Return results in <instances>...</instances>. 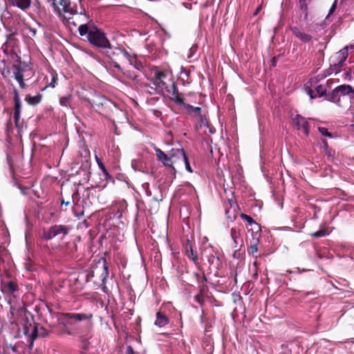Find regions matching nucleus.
Segmentation results:
<instances>
[{"label":"nucleus","mask_w":354,"mask_h":354,"mask_svg":"<svg viewBox=\"0 0 354 354\" xmlns=\"http://www.w3.org/2000/svg\"><path fill=\"white\" fill-rule=\"evenodd\" d=\"M71 99V95L63 96V97H60V99H59V104L62 106L70 107L71 106V104H70Z\"/></svg>","instance_id":"34"},{"label":"nucleus","mask_w":354,"mask_h":354,"mask_svg":"<svg viewBox=\"0 0 354 354\" xmlns=\"http://www.w3.org/2000/svg\"><path fill=\"white\" fill-rule=\"evenodd\" d=\"M14 313L18 316V322L23 326V333L27 341L33 326L38 323L35 322L33 315L26 308L14 309Z\"/></svg>","instance_id":"4"},{"label":"nucleus","mask_w":354,"mask_h":354,"mask_svg":"<svg viewBox=\"0 0 354 354\" xmlns=\"http://www.w3.org/2000/svg\"><path fill=\"white\" fill-rule=\"evenodd\" d=\"M291 117L294 125L297 127L299 130L302 131L306 136H308V124L306 118L299 114H296L295 115L292 114Z\"/></svg>","instance_id":"14"},{"label":"nucleus","mask_w":354,"mask_h":354,"mask_svg":"<svg viewBox=\"0 0 354 354\" xmlns=\"http://www.w3.org/2000/svg\"><path fill=\"white\" fill-rule=\"evenodd\" d=\"M78 165H79V163H75H75H73V164H72V165H73V166H72L73 169V168H75V167H76V166H78Z\"/></svg>","instance_id":"62"},{"label":"nucleus","mask_w":354,"mask_h":354,"mask_svg":"<svg viewBox=\"0 0 354 354\" xmlns=\"http://www.w3.org/2000/svg\"><path fill=\"white\" fill-rule=\"evenodd\" d=\"M205 290L198 289V293L194 296V299L196 301L201 307H203L205 304V300L203 297V294Z\"/></svg>","instance_id":"30"},{"label":"nucleus","mask_w":354,"mask_h":354,"mask_svg":"<svg viewBox=\"0 0 354 354\" xmlns=\"http://www.w3.org/2000/svg\"><path fill=\"white\" fill-rule=\"evenodd\" d=\"M261 10V6H258L255 10L254 15H257Z\"/></svg>","instance_id":"56"},{"label":"nucleus","mask_w":354,"mask_h":354,"mask_svg":"<svg viewBox=\"0 0 354 354\" xmlns=\"http://www.w3.org/2000/svg\"><path fill=\"white\" fill-rule=\"evenodd\" d=\"M95 159L99 169L102 171V174L107 171V169L104 166V162L100 156H95Z\"/></svg>","instance_id":"39"},{"label":"nucleus","mask_w":354,"mask_h":354,"mask_svg":"<svg viewBox=\"0 0 354 354\" xmlns=\"http://www.w3.org/2000/svg\"><path fill=\"white\" fill-rule=\"evenodd\" d=\"M159 162H161L165 167H171V170L174 172V174H176V169L173 167V161L172 158L174 156H157Z\"/></svg>","instance_id":"25"},{"label":"nucleus","mask_w":354,"mask_h":354,"mask_svg":"<svg viewBox=\"0 0 354 354\" xmlns=\"http://www.w3.org/2000/svg\"><path fill=\"white\" fill-rule=\"evenodd\" d=\"M297 295L299 297L304 301L307 302L311 299H314L317 297V294L313 291H298Z\"/></svg>","instance_id":"20"},{"label":"nucleus","mask_w":354,"mask_h":354,"mask_svg":"<svg viewBox=\"0 0 354 354\" xmlns=\"http://www.w3.org/2000/svg\"><path fill=\"white\" fill-rule=\"evenodd\" d=\"M103 175H104V179L109 182V183H111L113 184L115 183V176H113V175H111L109 171L108 170L106 171L104 173H103Z\"/></svg>","instance_id":"40"},{"label":"nucleus","mask_w":354,"mask_h":354,"mask_svg":"<svg viewBox=\"0 0 354 354\" xmlns=\"http://www.w3.org/2000/svg\"><path fill=\"white\" fill-rule=\"evenodd\" d=\"M39 323L33 326L29 337L27 340L28 344V346L29 350H32L34 346V342L37 337H46L48 336V331L43 326L39 327Z\"/></svg>","instance_id":"11"},{"label":"nucleus","mask_w":354,"mask_h":354,"mask_svg":"<svg viewBox=\"0 0 354 354\" xmlns=\"http://www.w3.org/2000/svg\"><path fill=\"white\" fill-rule=\"evenodd\" d=\"M41 98L42 95L41 94H37L35 96L27 95L26 97V100L29 104L36 105L41 102Z\"/></svg>","instance_id":"29"},{"label":"nucleus","mask_w":354,"mask_h":354,"mask_svg":"<svg viewBox=\"0 0 354 354\" xmlns=\"http://www.w3.org/2000/svg\"><path fill=\"white\" fill-rule=\"evenodd\" d=\"M225 215L227 216V220L230 221V222H233L234 221H235L236 218V216L235 214H230V209H225Z\"/></svg>","instance_id":"45"},{"label":"nucleus","mask_w":354,"mask_h":354,"mask_svg":"<svg viewBox=\"0 0 354 354\" xmlns=\"http://www.w3.org/2000/svg\"><path fill=\"white\" fill-rule=\"evenodd\" d=\"M71 229V227L69 225L56 224L46 230H44L41 237L45 241L52 240L58 236H61V239H63L68 234Z\"/></svg>","instance_id":"7"},{"label":"nucleus","mask_w":354,"mask_h":354,"mask_svg":"<svg viewBox=\"0 0 354 354\" xmlns=\"http://www.w3.org/2000/svg\"><path fill=\"white\" fill-rule=\"evenodd\" d=\"M250 251L253 254L257 251V243H254L250 246Z\"/></svg>","instance_id":"53"},{"label":"nucleus","mask_w":354,"mask_h":354,"mask_svg":"<svg viewBox=\"0 0 354 354\" xmlns=\"http://www.w3.org/2000/svg\"><path fill=\"white\" fill-rule=\"evenodd\" d=\"M125 55H127L130 65L133 66L138 70H141L143 66L142 63L139 62L135 56L129 55L127 53H125Z\"/></svg>","instance_id":"28"},{"label":"nucleus","mask_w":354,"mask_h":354,"mask_svg":"<svg viewBox=\"0 0 354 354\" xmlns=\"http://www.w3.org/2000/svg\"><path fill=\"white\" fill-rule=\"evenodd\" d=\"M238 234H239V232L236 231V229H234V228H232L231 229V236H232V239H233V241H234V248H237V245H238V242H237Z\"/></svg>","instance_id":"42"},{"label":"nucleus","mask_w":354,"mask_h":354,"mask_svg":"<svg viewBox=\"0 0 354 354\" xmlns=\"http://www.w3.org/2000/svg\"><path fill=\"white\" fill-rule=\"evenodd\" d=\"M279 354H292V351L290 349H286Z\"/></svg>","instance_id":"55"},{"label":"nucleus","mask_w":354,"mask_h":354,"mask_svg":"<svg viewBox=\"0 0 354 354\" xmlns=\"http://www.w3.org/2000/svg\"><path fill=\"white\" fill-rule=\"evenodd\" d=\"M205 322V312L203 310H201V313L200 316V323L203 324Z\"/></svg>","instance_id":"52"},{"label":"nucleus","mask_w":354,"mask_h":354,"mask_svg":"<svg viewBox=\"0 0 354 354\" xmlns=\"http://www.w3.org/2000/svg\"><path fill=\"white\" fill-rule=\"evenodd\" d=\"M228 203L231 208H234L235 205H236V203L233 198H229Z\"/></svg>","instance_id":"51"},{"label":"nucleus","mask_w":354,"mask_h":354,"mask_svg":"<svg viewBox=\"0 0 354 354\" xmlns=\"http://www.w3.org/2000/svg\"><path fill=\"white\" fill-rule=\"evenodd\" d=\"M95 276V272L94 270H91L85 271L86 281H90Z\"/></svg>","instance_id":"43"},{"label":"nucleus","mask_w":354,"mask_h":354,"mask_svg":"<svg viewBox=\"0 0 354 354\" xmlns=\"http://www.w3.org/2000/svg\"><path fill=\"white\" fill-rule=\"evenodd\" d=\"M61 203L62 205H65L66 206H67L70 204V201H65L64 199L62 198H61Z\"/></svg>","instance_id":"54"},{"label":"nucleus","mask_w":354,"mask_h":354,"mask_svg":"<svg viewBox=\"0 0 354 354\" xmlns=\"http://www.w3.org/2000/svg\"><path fill=\"white\" fill-rule=\"evenodd\" d=\"M353 49V45H350L348 46L344 47L342 50H340L336 55V57L338 59L337 65L339 66H341L342 64L346 61L347 57H348V49Z\"/></svg>","instance_id":"17"},{"label":"nucleus","mask_w":354,"mask_h":354,"mask_svg":"<svg viewBox=\"0 0 354 354\" xmlns=\"http://www.w3.org/2000/svg\"><path fill=\"white\" fill-rule=\"evenodd\" d=\"M319 131L320 133L324 136L331 138V134L328 132V129L325 127H319Z\"/></svg>","instance_id":"46"},{"label":"nucleus","mask_w":354,"mask_h":354,"mask_svg":"<svg viewBox=\"0 0 354 354\" xmlns=\"http://www.w3.org/2000/svg\"><path fill=\"white\" fill-rule=\"evenodd\" d=\"M50 75H51V80L50 82L48 83V84L46 85V87L48 86V87H51V88H55L56 86V84H57V75L53 71L50 72Z\"/></svg>","instance_id":"37"},{"label":"nucleus","mask_w":354,"mask_h":354,"mask_svg":"<svg viewBox=\"0 0 354 354\" xmlns=\"http://www.w3.org/2000/svg\"><path fill=\"white\" fill-rule=\"evenodd\" d=\"M12 6L20 8L22 10L28 9L31 4V0H10Z\"/></svg>","instance_id":"23"},{"label":"nucleus","mask_w":354,"mask_h":354,"mask_svg":"<svg viewBox=\"0 0 354 354\" xmlns=\"http://www.w3.org/2000/svg\"><path fill=\"white\" fill-rule=\"evenodd\" d=\"M167 76L168 74L167 73L156 70L152 77L153 84L155 86V88H151L153 91H148L151 93L154 92L160 93L165 91L167 92H170V89L167 84V81H170V79L168 78Z\"/></svg>","instance_id":"6"},{"label":"nucleus","mask_w":354,"mask_h":354,"mask_svg":"<svg viewBox=\"0 0 354 354\" xmlns=\"http://www.w3.org/2000/svg\"><path fill=\"white\" fill-rule=\"evenodd\" d=\"M33 156H30L25 162L24 156H7L10 173L12 176H26L31 171V162Z\"/></svg>","instance_id":"3"},{"label":"nucleus","mask_w":354,"mask_h":354,"mask_svg":"<svg viewBox=\"0 0 354 354\" xmlns=\"http://www.w3.org/2000/svg\"><path fill=\"white\" fill-rule=\"evenodd\" d=\"M46 308H47V309H48V312H49L50 313H52V312H53L52 309H51V308H50V306H48L47 304H46Z\"/></svg>","instance_id":"60"},{"label":"nucleus","mask_w":354,"mask_h":354,"mask_svg":"<svg viewBox=\"0 0 354 354\" xmlns=\"http://www.w3.org/2000/svg\"><path fill=\"white\" fill-rule=\"evenodd\" d=\"M169 324V318L163 314L162 312L158 311L156 313V319L154 322V324L159 327L162 328L165 326L167 324Z\"/></svg>","instance_id":"19"},{"label":"nucleus","mask_w":354,"mask_h":354,"mask_svg":"<svg viewBox=\"0 0 354 354\" xmlns=\"http://www.w3.org/2000/svg\"><path fill=\"white\" fill-rule=\"evenodd\" d=\"M257 277H258V274H257V272H256L253 274V277H254V279H257Z\"/></svg>","instance_id":"64"},{"label":"nucleus","mask_w":354,"mask_h":354,"mask_svg":"<svg viewBox=\"0 0 354 354\" xmlns=\"http://www.w3.org/2000/svg\"><path fill=\"white\" fill-rule=\"evenodd\" d=\"M91 162L86 160L84 162H82L81 167H80V169H81L82 171H84V175H87L88 177L91 174Z\"/></svg>","instance_id":"31"},{"label":"nucleus","mask_w":354,"mask_h":354,"mask_svg":"<svg viewBox=\"0 0 354 354\" xmlns=\"http://www.w3.org/2000/svg\"><path fill=\"white\" fill-rule=\"evenodd\" d=\"M182 158L185 163L186 170L189 173H192L193 169L189 163V156H182Z\"/></svg>","instance_id":"41"},{"label":"nucleus","mask_w":354,"mask_h":354,"mask_svg":"<svg viewBox=\"0 0 354 354\" xmlns=\"http://www.w3.org/2000/svg\"><path fill=\"white\" fill-rule=\"evenodd\" d=\"M115 178L118 181L124 182L128 187H129V178L126 174L120 172L115 173Z\"/></svg>","instance_id":"32"},{"label":"nucleus","mask_w":354,"mask_h":354,"mask_svg":"<svg viewBox=\"0 0 354 354\" xmlns=\"http://www.w3.org/2000/svg\"><path fill=\"white\" fill-rule=\"evenodd\" d=\"M171 87L169 88L171 93L170 98L171 100L175 102L176 104L183 106L185 108V105H187L184 102V99L180 96V95L178 93L176 87L175 86L174 84L171 82Z\"/></svg>","instance_id":"16"},{"label":"nucleus","mask_w":354,"mask_h":354,"mask_svg":"<svg viewBox=\"0 0 354 354\" xmlns=\"http://www.w3.org/2000/svg\"><path fill=\"white\" fill-rule=\"evenodd\" d=\"M194 277L198 284V289L201 288L205 290L207 288V278L205 274L201 276L199 273L195 272Z\"/></svg>","instance_id":"27"},{"label":"nucleus","mask_w":354,"mask_h":354,"mask_svg":"<svg viewBox=\"0 0 354 354\" xmlns=\"http://www.w3.org/2000/svg\"><path fill=\"white\" fill-rule=\"evenodd\" d=\"M185 109L189 113H193L195 116L198 117L201 122H203V116L201 114V109L200 107H194L192 105H185Z\"/></svg>","instance_id":"24"},{"label":"nucleus","mask_w":354,"mask_h":354,"mask_svg":"<svg viewBox=\"0 0 354 354\" xmlns=\"http://www.w3.org/2000/svg\"><path fill=\"white\" fill-rule=\"evenodd\" d=\"M291 30L292 34L303 42H308L311 40L312 37L310 35L304 32L297 27L292 28Z\"/></svg>","instance_id":"18"},{"label":"nucleus","mask_w":354,"mask_h":354,"mask_svg":"<svg viewBox=\"0 0 354 354\" xmlns=\"http://www.w3.org/2000/svg\"><path fill=\"white\" fill-rule=\"evenodd\" d=\"M321 79L318 75L310 79L305 84L306 91L311 99L322 97L326 93L327 85L319 84Z\"/></svg>","instance_id":"5"},{"label":"nucleus","mask_w":354,"mask_h":354,"mask_svg":"<svg viewBox=\"0 0 354 354\" xmlns=\"http://www.w3.org/2000/svg\"><path fill=\"white\" fill-rule=\"evenodd\" d=\"M126 354H134L133 348L131 345L127 346Z\"/></svg>","instance_id":"50"},{"label":"nucleus","mask_w":354,"mask_h":354,"mask_svg":"<svg viewBox=\"0 0 354 354\" xmlns=\"http://www.w3.org/2000/svg\"><path fill=\"white\" fill-rule=\"evenodd\" d=\"M179 155H185L183 149H178Z\"/></svg>","instance_id":"59"},{"label":"nucleus","mask_w":354,"mask_h":354,"mask_svg":"<svg viewBox=\"0 0 354 354\" xmlns=\"http://www.w3.org/2000/svg\"><path fill=\"white\" fill-rule=\"evenodd\" d=\"M131 167L136 171L147 174L153 168V163L149 156H139L131 160Z\"/></svg>","instance_id":"10"},{"label":"nucleus","mask_w":354,"mask_h":354,"mask_svg":"<svg viewBox=\"0 0 354 354\" xmlns=\"http://www.w3.org/2000/svg\"><path fill=\"white\" fill-rule=\"evenodd\" d=\"M127 203L125 201H120L114 207L113 218L121 219L127 210Z\"/></svg>","instance_id":"15"},{"label":"nucleus","mask_w":354,"mask_h":354,"mask_svg":"<svg viewBox=\"0 0 354 354\" xmlns=\"http://www.w3.org/2000/svg\"><path fill=\"white\" fill-rule=\"evenodd\" d=\"M221 257L222 255L219 251L211 246L209 253L207 254V261L209 272L214 273L215 276H218V271L222 266Z\"/></svg>","instance_id":"9"},{"label":"nucleus","mask_w":354,"mask_h":354,"mask_svg":"<svg viewBox=\"0 0 354 354\" xmlns=\"http://www.w3.org/2000/svg\"><path fill=\"white\" fill-rule=\"evenodd\" d=\"M329 234V232L326 229H320L315 232H313L310 234V236L316 237V238H321L323 236H328Z\"/></svg>","instance_id":"35"},{"label":"nucleus","mask_w":354,"mask_h":354,"mask_svg":"<svg viewBox=\"0 0 354 354\" xmlns=\"http://www.w3.org/2000/svg\"><path fill=\"white\" fill-rule=\"evenodd\" d=\"M81 36L87 35L88 41L93 46L101 48H110L111 44L105 33L95 26L89 27L86 24L81 25L79 28Z\"/></svg>","instance_id":"2"},{"label":"nucleus","mask_w":354,"mask_h":354,"mask_svg":"<svg viewBox=\"0 0 354 354\" xmlns=\"http://www.w3.org/2000/svg\"><path fill=\"white\" fill-rule=\"evenodd\" d=\"M183 250L187 258L191 260L195 266H197L198 257L194 243L190 240L187 239L183 243Z\"/></svg>","instance_id":"13"},{"label":"nucleus","mask_w":354,"mask_h":354,"mask_svg":"<svg viewBox=\"0 0 354 354\" xmlns=\"http://www.w3.org/2000/svg\"><path fill=\"white\" fill-rule=\"evenodd\" d=\"M113 66H114V67H115V68H120V67L119 64H117V63L114 64V65H113Z\"/></svg>","instance_id":"63"},{"label":"nucleus","mask_w":354,"mask_h":354,"mask_svg":"<svg viewBox=\"0 0 354 354\" xmlns=\"http://www.w3.org/2000/svg\"><path fill=\"white\" fill-rule=\"evenodd\" d=\"M337 0H335V1L333 2V5L331 6V7L329 10V12H328L327 17H328L330 15H332L335 12V10L337 8Z\"/></svg>","instance_id":"48"},{"label":"nucleus","mask_w":354,"mask_h":354,"mask_svg":"<svg viewBox=\"0 0 354 354\" xmlns=\"http://www.w3.org/2000/svg\"><path fill=\"white\" fill-rule=\"evenodd\" d=\"M14 101H15V111H19L21 112V101L19 96V93L17 91H15V96H14Z\"/></svg>","instance_id":"33"},{"label":"nucleus","mask_w":354,"mask_h":354,"mask_svg":"<svg viewBox=\"0 0 354 354\" xmlns=\"http://www.w3.org/2000/svg\"><path fill=\"white\" fill-rule=\"evenodd\" d=\"M240 217L245 221L248 223L247 227L248 228L251 224H252L255 221L249 215L245 214L244 213H241L240 214Z\"/></svg>","instance_id":"38"},{"label":"nucleus","mask_w":354,"mask_h":354,"mask_svg":"<svg viewBox=\"0 0 354 354\" xmlns=\"http://www.w3.org/2000/svg\"><path fill=\"white\" fill-rule=\"evenodd\" d=\"M56 0H48V2L55 7Z\"/></svg>","instance_id":"58"},{"label":"nucleus","mask_w":354,"mask_h":354,"mask_svg":"<svg viewBox=\"0 0 354 354\" xmlns=\"http://www.w3.org/2000/svg\"><path fill=\"white\" fill-rule=\"evenodd\" d=\"M92 318L93 315L90 313H63L60 314L59 320L64 328V334L82 337L84 335V328L81 323H84L86 327L89 326Z\"/></svg>","instance_id":"1"},{"label":"nucleus","mask_w":354,"mask_h":354,"mask_svg":"<svg viewBox=\"0 0 354 354\" xmlns=\"http://www.w3.org/2000/svg\"><path fill=\"white\" fill-rule=\"evenodd\" d=\"M348 96L351 100L354 99V89L348 84H342L335 87L330 96L329 100L337 105H340V97Z\"/></svg>","instance_id":"8"},{"label":"nucleus","mask_w":354,"mask_h":354,"mask_svg":"<svg viewBox=\"0 0 354 354\" xmlns=\"http://www.w3.org/2000/svg\"><path fill=\"white\" fill-rule=\"evenodd\" d=\"M281 348L283 350H284V351H286V349H289V348H288V345L284 344H281Z\"/></svg>","instance_id":"57"},{"label":"nucleus","mask_w":354,"mask_h":354,"mask_svg":"<svg viewBox=\"0 0 354 354\" xmlns=\"http://www.w3.org/2000/svg\"><path fill=\"white\" fill-rule=\"evenodd\" d=\"M341 247L346 250V252H351L353 249V246L349 243H342Z\"/></svg>","instance_id":"44"},{"label":"nucleus","mask_w":354,"mask_h":354,"mask_svg":"<svg viewBox=\"0 0 354 354\" xmlns=\"http://www.w3.org/2000/svg\"><path fill=\"white\" fill-rule=\"evenodd\" d=\"M24 71L19 66L14 68V77L15 79L18 82L21 88H24L26 84L24 82Z\"/></svg>","instance_id":"22"},{"label":"nucleus","mask_w":354,"mask_h":354,"mask_svg":"<svg viewBox=\"0 0 354 354\" xmlns=\"http://www.w3.org/2000/svg\"><path fill=\"white\" fill-rule=\"evenodd\" d=\"M68 10H69V8H68V7H66V6H64V11L65 12H68Z\"/></svg>","instance_id":"61"},{"label":"nucleus","mask_w":354,"mask_h":354,"mask_svg":"<svg viewBox=\"0 0 354 354\" xmlns=\"http://www.w3.org/2000/svg\"><path fill=\"white\" fill-rule=\"evenodd\" d=\"M20 113L19 111H14V118L15 120V122H17L19 120L20 118Z\"/></svg>","instance_id":"49"},{"label":"nucleus","mask_w":354,"mask_h":354,"mask_svg":"<svg viewBox=\"0 0 354 354\" xmlns=\"http://www.w3.org/2000/svg\"><path fill=\"white\" fill-rule=\"evenodd\" d=\"M7 288L11 294H14L15 292L19 290L17 284L11 281L7 283Z\"/></svg>","instance_id":"36"},{"label":"nucleus","mask_w":354,"mask_h":354,"mask_svg":"<svg viewBox=\"0 0 354 354\" xmlns=\"http://www.w3.org/2000/svg\"><path fill=\"white\" fill-rule=\"evenodd\" d=\"M108 269L109 268L105 259L103 260L101 266H96L95 268L96 274H99L100 286L104 292H106L107 289L106 283L109 277Z\"/></svg>","instance_id":"12"},{"label":"nucleus","mask_w":354,"mask_h":354,"mask_svg":"<svg viewBox=\"0 0 354 354\" xmlns=\"http://www.w3.org/2000/svg\"><path fill=\"white\" fill-rule=\"evenodd\" d=\"M268 156H260L261 158V169L265 176H268L270 172V168L271 167L268 160L267 159Z\"/></svg>","instance_id":"26"},{"label":"nucleus","mask_w":354,"mask_h":354,"mask_svg":"<svg viewBox=\"0 0 354 354\" xmlns=\"http://www.w3.org/2000/svg\"><path fill=\"white\" fill-rule=\"evenodd\" d=\"M248 232H251V234L252 236L253 239H257V241H259V236L260 232H261V226L260 224L254 221L248 227Z\"/></svg>","instance_id":"21"},{"label":"nucleus","mask_w":354,"mask_h":354,"mask_svg":"<svg viewBox=\"0 0 354 354\" xmlns=\"http://www.w3.org/2000/svg\"><path fill=\"white\" fill-rule=\"evenodd\" d=\"M310 270L307 269H300L299 268H296L295 270H287V272L290 273H296V274H301L304 272L309 271Z\"/></svg>","instance_id":"47"}]
</instances>
